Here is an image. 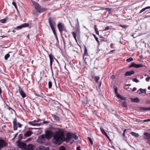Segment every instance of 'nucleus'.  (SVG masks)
Here are the masks:
<instances>
[{"label":"nucleus","mask_w":150,"mask_h":150,"mask_svg":"<svg viewBox=\"0 0 150 150\" xmlns=\"http://www.w3.org/2000/svg\"><path fill=\"white\" fill-rule=\"evenodd\" d=\"M58 131L55 134V137L57 143L58 145H60L63 142H68L72 139V133L69 132L67 133L66 137H65L64 133L65 130L64 129L58 128Z\"/></svg>","instance_id":"f257e3e1"},{"label":"nucleus","mask_w":150,"mask_h":150,"mask_svg":"<svg viewBox=\"0 0 150 150\" xmlns=\"http://www.w3.org/2000/svg\"><path fill=\"white\" fill-rule=\"evenodd\" d=\"M32 3L36 11V12H34L33 13V14L35 16H38V14L37 12L41 13L46 11V8L41 7L38 3L33 1Z\"/></svg>","instance_id":"f03ea898"},{"label":"nucleus","mask_w":150,"mask_h":150,"mask_svg":"<svg viewBox=\"0 0 150 150\" xmlns=\"http://www.w3.org/2000/svg\"><path fill=\"white\" fill-rule=\"evenodd\" d=\"M57 131L54 133L52 132L50 130H47L45 132V136L46 138L50 139L52 138V137H53V139L52 140L53 142L56 144L58 145V143H57V142L55 137V134Z\"/></svg>","instance_id":"7ed1b4c3"},{"label":"nucleus","mask_w":150,"mask_h":150,"mask_svg":"<svg viewBox=\"0 0 150 150\" xmlns=\"http://www.w3.org/2000/svg\"><path fill=\"white\" fill-rule=\"evenodd\" d=\"M75 30L76 32H72V34L75 40L77 42V40L76 39V37H77V38H78L79 37H80V32L79 27V25L75 26Z\"/></svg>","instance_id":"20e7f679"},{"label":"nucleus","mask_w":150,"mask_h":150,"mask_svg":"<svg viewBox=\"0 0 150 150\" xmlns=\"http://www.w3.org/2000/svg\"><path fill=\"white\" fill-rule=\"evenodd\" d=\"M57 26L61 34H62L63 31L67 32V30L64 26V25L63 23H59L58 24Z\"/></svg>","instance_id":"39448f33"},{"label":"nucleus","mask_w":150,"mask_h":150,"mask_svg":"<svg viewBox=\"0 0 150 150\" xmlns=\"http://www.w3.org/2000/svg\"><path fill=\"white\" fill-rule=\"evenodd\" d=\"M8 145V143L0 137V150L5 147L6 146Z\"/></svg>","instance_id":"423d86ee"},{"label":"nucleus","mask_w":150,"mask_h":150,"mask_svg":"<svg viewBox=\"0 0 150 150\" xmlns=\"http://www.w3.org/2000/svg\"><path fill=\"white\" fill-rule=\"evenodd\" d=\"M13 128L14 130H16L17 129V125H18V127L21 128L22 126V125L20 124L19 123H17V119L16 118L14 119L13 121Z\"/></svg>","instance_id":"0eeeda50"},{"label":"nucleus","mask_w":150,"mask_h":150,"mask_svg":"<svg viewBox=\"0 0 150 150\" xmlns=\"http://www.w3.org/2000/svg\"><path fill=\"white\" fill-rule=\"evenodd\" d=\"M18 146L20 148L25 149L26 147V144L24 143L17 140L16 142Z\"/></svg>","instance_id":"6e6552de"},{"label":"nucleus","mask_w":150,"mask_h":150,"mask_svg":"<svg viewBox=\"0 0 150 150\" xmlns=\"http://www.w3.org/2000/svg\"><path fill=\"white\" fill-rule=\"evenodd\" d=\"M46 138V136L44 134H42V135L40 136L38 138V142L42 144H45V143Z\"/></svg>","instance_id":"1a4fd4ad"},{"label":"nucleus","mask_w":150,"mask_h":150,"mask_svg":"<svg viewBox=\"0 0 150 150\" xmlns=\"http://www.w3.org/2000/svg\"><path fill=\"white\" fill-rule=\"evenodd\" d=\"M71 25L74 27V26H76L79 25L78 19H71V21H69Z\"/></svg>","instance_id":"9d476101"},{"label":"nucleus","mask_w":150,"mask_h":150,"mask_svg":"<svg viewBox=\"0 0 150 150\" xmlns=\"http://www.w3.org/2000/svg\"><path fill=\"white\" fill-rule=\"evenodd\" d=\"M88 55V53L87 52V50L86 47L85 46L84 52L83 57V59L84 61L85 62H86V59H88V58L87 57V56Z\"/></svg>","instance_id":"9b49d317"},{"label":"nucleus","mask_w":150,"mask_h":150,"mask_svg":"<svg viewBox=\"0 0 150 150\" xmlns=\"http://www.w3.org/2000/svg\"><path fill=\"white\" fill-rule=\"evenodd\" d=\"M144 139L148 141V143H150V134L148 132L144 133Z\"/></svg>","instance_id":"f8f14e48"},{"label":"nucleus","mask_w":150,"mask_h":150,"mask_svg":"<svg viewBox=\"0 0 150 150\" xmlns=\"http://www.w3.org/2000/svg\"><path fill=\"white\" fill-rule=\"evenodd\" d=\"M18 91L20 95L23 98H24L26 97V94L22 89L21 87L19 86H18Z\"/></svg>","instance_id":"ddd939ff"},{"label":"nucleus","mask_w":150,"mask_h":150,"mask_svg":"<svg viewBox=\"0 0 150 150\" xmlns=\"http://www.w3.org/2000/svg\"><path fill=\"white\" fill-rule=\"evenodd\" d=\"M28 124H30L31 125H33V126H35L36 125H37L38 126H40L41 124V123H38L37 122V120H35L33 121L32 122H28Z\"/></svg>","instance_id":"4468645a"},{"label":"nucleus","mask_w":150,"mask_h":150,"mask_svg":"<svg viewBox=\"0 0 150 150\" xmlns=\"http://www.w3.org/2000/svg\"><path fill=\"white\" fill-rule=\"evenodd\" d=\"M48 22L51 28L55 27L56 25V23L53 19H48Z\"/></svg>","instance_id":"2eb2a0df"},{"label":"nucleus","mask_w":150,"mask_h":150,"mask_svg":"<svg viewBox=\"0 0 150 150\" xmlns=\"http://www.w3.org/2000/svg\"><path fill=\"white\" fill-rule=\"evenodd\" d=\"M33 134L32 131L30 130H28L24 134V135L25 137H29Z\"/></svg>","instance_id":"dca6fc26"},{"label":"nucleus","mask_w":150,"mask_h":150,"mask_svg":"<svg viewBox=\"0 0 150 150\" xmlns=\"http://www.w3.org/2000/svg\"><path fill=\"white\" fill-rule=\"evenodd\" d=\"M134 73H135V72L133 70L127 71L125 74V76H130L131 75L134 74Z\"/></svg>","instance_id":"f3484780"},{"label":"nucleus","mask_w":150,"mask_h":150,"mask_svg":"<svg viewBox=\"0 0 150 150\" xmlns=\"http://www.w3.org/2000/svg\"><path fill=\"white\" fill-rule=\"evenodd\" d=\"M38 150H50L49 148L47 147L46 148L45 146H40L38 148Z\"/></svg>","instance_id":"a211bd4d"},{"label":"nucleus","mask_w":150,"mask_h":150,"mask_svg":"<svg viewBox=\"0 0 150 150\" xmlns=\"http://www.w3.org/2000/svg\"><path fill=\"white\" fill-rule=\"evenodd\" d=\"M24 150H33V146L32 144H28V147Z\"/></svg>","instance_id":"6ab92c4d"},{"label":"nucleus","mask_w":150,"mask_h":150,"mask_svg":"<svg viewBox=\"0 0 150 150\" xmlns=\"http://www.w3.org/2000/svg\"><path fill=\"white\" fill-rule=\"evenodd\" d=\"M52 117L54 118V120L57 122H59L60 120L59 117L56 115L52 114Z\"/></svg>","instance_id":"aec40b11"},{"label":"nucleus","mask_w":150,"mask_h":150,"mask_svg":"<svg viewBox=\"0 0 150 150\" xmlns=\"http://www.w3.org/2000/svg\"><path fill=\"white\" fill-rule=\"evenodd\" d=\"M100 130L102 133L104 135H105L106 137L108 139H109V137L106 133L105 131L101 127L100 128Z\"/></svg>","instance_id":"412c9836"},{"label":"nucleus","mask_w":150,"mask_h":150,"mask_svg":"<svg viewBox=\"0 0 150 150\" xmlns=\"http://www.w3.org/2000/svg\"><path fill=\"white\" fill-rule=\"evenodd\" d=\"M131 100L132 101L135 103H138L140 102V100L138 98H131Z\"/></svg>","instance_id":"4be33fe9"},{"label":"nucleus","mask_w":150,"mask_h":150,"mask_svg":"<svg viewBox=\"0 0 150 150\" xmlns=\"http://www.w3.org/2000/svg\"><path fill=\"white\" fill-rule=\"evenodd\" d=\"M50 62H52L54 59H55V57L52 54H50L49 55Z\"/></svg>","instance_id":"5701e85b"},{"label":"nucleus","mask_w":150,"mask_h":150,"mask_svg":"<svg viewBox=\"0 0 150 150\" xmlns=\"http://www.w3.org/2000/svg\"><path fill=\"white\" fill-rule=\"evenodd\" d=\"M119 26L122 28V29L125 31L126 30L127 28L128 27V26L127 25H122V24H120Z\"/></svg>","instance_id":"b1692460"},{"label":"nucleus","mask_w":150,"mask_h":150,"mask_svg":"<svg viewBox=\"0 0 150 150\" xmlns=\"http://www.w3.org/2000/svg\"><path fill=\"white\" fill-rule=\"evenodd\" d=\"M117 97L118 98L122 100H126V97H124L123 96H121L120 94L117 95Z\"/></svg>","instance_id":"393cba45"},{"label":"nucleus","mask_w":150,"mask_h":150,"mask_svg":"<svg viewBox=\"0 0 150 150\" xmlns=\"http://www.w3.org/2000/svg\"><path fill=\"white\" fill-rule=\"evenodd\" d=\"M139 109L141 111H147L148 110V108L143 107H140L139 108Z\"/></svg>","instance_id":"a878e982"},{"label":"nucleus","mask_w":150,"mask_h":150,"mask_svg":"<svg viewBox=\"0 0 150 150\" xmlns=\"http://www.w3.org/2000/svg\"><path fill=\"white\" fill-rule=\"evenodd\" d=\"M23 28H24L25 27H28L29 28H30V26L29 27V24L28 23H24L22 25Z\"/></svg>","instance_id":"bb28decb"},{"label":"nucleus","mask_w":150,"mask_h":150,"mask_svg":"<svg viewBox=\"0 0 150 150\" xmlns=\"http://www.w3.org/2000/svg\"><path fill=\"white\" fill-rule=\"evenodd\" d=\"M137 64L134 62L132 63L129 66V68H131L132 67H134L136 68Z\"/></svg>","instance_id":"cd10ccee"},{"label":"nucleus","mask_w":150,"mask_h":150,"mask_svg":"<svg viewBox=\"0 0 150 150\" xmlns=\"http://www.w3.org/2000/svg\"><path fill=\"white\" fill-rule=\"evenodd\" d=\"M149 8H150V6H147V7H146L143 8H142L139 12V13H142V12L146 10L147 9H149Z\"/></svg>","instance_id":"c85d7f7f"},{"label":"nucleus","mask_w":150,"mask_h":150,"mask_svg":"<svg viewBox=\"0 0 150 150\" xmlns=\"http://www.w3.org/2000/svg\"><path fill=\"white\" fill-rule=\"evenodd\" d=\"M103 8L104 9V10L107 11H108V13H111L112 12V9L111 8H105L104 7Z\"/></svg>","instance_id":"c756f323"},{"label":"nucleus","mask_w":150,"mask_h":150,"mask_svg":"<svg viewBox=\"0 0 150 150\" xmlns=\"http://www.w3.org/2000/svg\"><path fill=\"white\" fill-rule=\"evenodd\" d=\"M74 138L75 140H77L78 139V136L76 135L75 133H72V138Z\"/></svg>","instance_id":"7c9ffc66"},{"label":"nucleus","mask_w":150,"mask_h":150,"mask_svg":"<svg viewBox=\"0 0 150 150\" xmlns=\"http://www.w3.org/2000/svg\"><path fill=\"white\" fill-rule=\"evenodd\" d=\"M130 134L133 136L135 137H138L139 136V134L138 133H136L134 132H132L130 133Z\"/></svg>","instance_id":"2f4dec72"},{"label":"nucleus","mask_w":150,"mask_h":150,"mask_svg":"<svg viewBox=\"0 0 150 150\" xmlns=\"http://www.w3.org/2000/svg\"><path fill=\"white\" fill-rule=\"evenodd\" d=\"M51 28V29H52V32H53V33H54V35L57 38V34H56V31H55V27H52V28Z\"/></svg>","instance_id":"473e14b6"},{"label":"nucleus","mask_w":150,"mask_h":150,"mask_svg":"<svg viewBox=\"0 0 150 150\" xmlns=\"http://www.w3.org/2000/svg\"><path fill=\"white\" fill-rule=\"evenodd\" d=\"M122 106L124 107H127V103L125 101L122 102Z\"/></svg>","instance_id":"72a5a7b5"},{"label":"nucleus","mask_w":150,"mask_h":150,"mask_svg":"<svg viewBox=\"0 0 150 150\" xmlns=\"http://www.w3.org/2000/svg\"><path fill=\"white\" fill-rule=\"evenodd\" d=\"M18 140H19V141H20L23 138V135L22 134H20L19 136H18Z\"/></svg>","instance_id":"f704fd0d"},{"label":"nucleus","mask_w":150,"mask_h":150,"mask_svg":"<svg viewBox=\"0 0 150 150\" xmlns=\"http://www.w3.org/2000/svg\"><path fill=\"white\" fill-rule=\"evenodd\" d=\"M10 55L8 53L5 55L4 56V59L6 60H7L8 59V58L10 57Z\"/></svg>","instance_id":"c9c22d12"},{"label":"nucleus","mask_w":150,"mask_h":150,"mask_svg":"<svg viewBox=\"0 0 150 150\" xmlns=\"http://www.w3.org/2000/svg\"><path fill=\"white\" fill-rule=\"evenodd\" d=\"M133 59L132 57H130L129 58L127 59L126 61L127 62H130L133 61Z\"/></svg>","instance_id":"e433bc0d"},{"label":"nucleus","mask_w":150,"mask_h":150,"mask_svg":"<svg viewBox=\"0 0 150 150\" xmlns=\"http://www.w3.org/2000/svg\"><path fill=\"white\" fill-rule=\"evenodd\" d=\"M95 79L96 82L98 83V81L99 80L100 77L98 76H96L95 77Z\"/></svg>","instance_id":"4c0bfd02"},{"label":"nucleus","mask_w":150,"mask_h":150,"mask_svg":"<svg viewBox=\"0 0 150 150\" xmlns=\"http://www.w3.org/2000/svg\"><path fill=\"white\" fill-rule=\"evenodd\" d=\"M139 90L141 93H144L145 92H146V91L145 89H142L141 88H140ZM145 93H146V92Z\"/></svg>","instance_id":"58836bf2"},{"label":"nucleus","mask_w":150,"mask_h":150,"mask_svg":"<svg viewBox=\"0 0 150 150\" xmlns=\"http://www.w3.org/2000/svg\"><path fill=\"white\" fill-rule=\"evenodd\" d=\"M52 83L51 81H49L48 82V88L50 89L52 88Z\"/></svg>","instance_id":"ea45409f"},{"label":"nucleus","mask_w":150,"mask_h":150,"mask_svg":"<svg viewBox=\"0 0 150 150\" xmlns=\"http://www.w3.org/2000/svg\"><path fill=\"white\" fill-rule=\"evenodd\" d=\"M114 91L115 94H116L117 96V95H119V94L117 92V87H115L114 88Z\"/></svg>","instance_id":"a19ab883"},{"label":"nucleus","mask_w":150,"mask_h":150,"mask_svg":"<svg viewBox=\"0 0 150 150\" xmlns=\"http://www.w3.org/2000/svg\"><path fill=\"white\" fill-rule=\"evenodd\" d=\"M144 66V65L142 64H137L136 68H139V67H143Z\"/></svg>","instance_id":"79ce46f5"},{"label":"nucleus","mask_w":150,"mask_h":150,"mask_svg":"<svg viewBox=\"0 0 150 150\" xmlns=\"http://www.w3.org/2000/svg\"><path fill=\"white\" fill-rule=\"evenodd\" d=\"M7 21H6V19H1L0 20V22L3 23H4L6 22Z\"/></svg>","instance_id":"37998d69"},{"label":"nucleus","mask_w":150,"mask_h":150,"mask_svg":"<svg viewBox=\"0 0 150 150\" xmlns=\"http://www.w3.org/2000/svg\"><path fill=\"white\" fill-rule=\"evenodd\" d=\"M93 36L95 39L96 40L97 42L98 43H99L100 42L98 40V38L96 36L95 34H93Z\"/></svg>","instance_id":"c03bdc74"},{"label":"nucleus","mask_w":150,"mask_h":150,"mask_svg":"<svg viewBox=\"0 0 150 150\" xmlns=\"http://www.w3.org/2000/svg\"><path fill=\"white\" fill-rule=\"evenodd\" d=\"M23 28L22 26L21 25H20L17 26L16 27V28H15V29H16L19 30V29H21Z\"/></svg>","instance_id":"a18cd8bd"},{"label":"nucleus","mask_w":150,"mask_h":150,"mask_svg":"<svg viewBox=\"0 0 150 150\" xmlns=\"http://www.w3.org/2000/svg\"><path fill=\"white\" fill-rule=\"evenodd\" d=\"M87 138L88 139L89 141L90 142L91 144L92 145L93 144V142L92 141V140L91 138L90 137H87Z\"/></svg>","instance_id":"49530a36"},{"label":"nucleus","mask_w":150,"mask_h":150,"mask_svg":"<svg viewBox=\"0 0 150 150\" xmlns=\"http://www.w3.org/2000/svg\"><path fill=\"white\" fill-rule=\"evenodd\" d=\"M12 4L14 6L16 9H18V8L17 6L16 2H13L12 3Z\"/></svg>","instance_id":"de8ad7c7"},{"label":"nucleus","mask_w":150,"mask_h":150,"mask_svg":"<svg viewBox=\"0 0 150 150\" xmlns=\"http://www.w3.org/2000/svg\"><path fill=\"white\" fill-rule=\"evenodd\" d=\"M6 105L8 106V109L10 110H12L14 112H15V111L12 108H11L10 107L8 106L7 104H6Z\"/></svg>","instance_id":"09e8293b"},{"label":"nucleus","mask_w":150,"mask_h":150,"mask_svg":"<svg viewBox=\"0 0 150 150\" xmlns=\"http://www.w3.org/2000/svg\"><path fill=\"white\" fill-rule=\"evenodd\" d=\"M33 139V137L28 138L26 140H25V142H29V141H31V140H32V139Z\"/></svg>","instance_id":"8fccbe9b"},{"label":"nucleus","mask_w":150,"mask_h":150,"mask_svg":"<svg viewBox=\"0 0 150 150\" xmlns=\"http://www.w3.org/2000/svg\"><path fill=\"white\" fill-rule=\"evenodd\" d=\"M54 59H55V60L57 62V67H59L60 68V64L59 63V62L58 60H57V59H56L55 58Z\"/></svg>","instance_id":"3c124183"},{"label":"nucleus","mask_w":150,"mask_h":150,"mask_svg":"<svg viewBox=\"0 0 150 150\" xmlns=\"http://www.w3.org/2000/svg\"><path fill=\"white\" fill-rule=\"evenodd\" d=\"M132 81H133L135 82L136 83H138L139 82V80L136 78L133 79Z\"/></svg>","instance_id":"603ef678"},{"label":"nucleus","mask_w":150,"mask_h":150,"mask_svg":"<svg viewBox=\"0 0 150 150\" xmlns=\"http://www.w3.org/2000/svg\"><path fill=\"white\" fill-rule=\"evenodd\" d=\"M59 150H66V149L63 146H62L59 149Z\"/></svg>","instance_id":"864d4df0"},{"label":"nucleus","mask_w":150,"mask_h":150,"mask_svg":"<svg viewBox=\"0 0 150 150\" xmlns=\"http://www.w3.org/2000/svg\"><path fill=\"white\" fill-rule=\"evenodd\" d=\"M128 129H125L124 130V131H123V134H122V135H123V136L125 137V132H126V131Z\"/></svg>","instance_id":"5fc2aeb1"},{"label":"nucleus","mask_w":150,"mask_h":150,"mask_svg":"<svg viewBox=\"0 0 150 150\" xmlns=\"http://www.w3.org/2000/svg\"><path fill=\"white\" fill-rule=\"evenodd\" d=\"M52 62H50V68H51V70L52 72Z\"/></svg>","instance_id":"6e6d98bb"},{"label":"nucleus","mask_w":150,"mask_h":150,"mask_svg":"<svg viewBox=\"0 0 150 150\" xmlns=\"http://www.w3.org/2000/svg\"><path fill=\"white\" fill-rule=\"evenodd\" d=\"M150 79V76L146 78V81L149 82Z\"/></svg>","instance_id":"4d7b16f0"},{"label":"nucleus","mask_w":150,"mask_h":150,"mask_svg":"<svg viewBox=\"0 0 150 150\" xmlns=\"http://www.w3.org/2000/svg\"><path fill=\"white\" fill-rule=\"evenodd\" d=\"M109 29H111V28H110L109 26H107L103 30V31H105Z\"/></svg>","instance_id":"13d9d810"},{"label":"nucleus","mask_w":150,"mask_h":150,"mask_svg":"<svg viewBox=\"0 0 150 150\" xmlns=\"http://www.w3.org/2000/svg\"><path fill=\"white\" fill-rule=\"evenodd\" d=\"M18 133H16L15 135V136H14V137L12 139V140H13L14 139H15V138L18 135Z\"/></svg>","instance_id":"bf43d9fd"},{"label":"nucleus","mask_w":150,"mask_h":150,"mask_svg":"<svg viewBox=\"0 0 150 150\" xmlns=\"http://www.w3.org/2000/svg\"><path fill=\"white\" fill-rule=\"evenodd\" d=\"M143 121L144 122H149V121H150V119H147L144 120H143Z\"/></svg>","instance_id":"052dcab7"},{"label":"nucleus","mask_w":150,"mask_h":150,"mask_svg":"<svg viewBox=\"0 0 150 150\" xmlns=\"http://www.w3.org/2000/svg\"><path fill=\"white\" fill-rule=\"evenodd\" d=\"M49 122V121H44L43 122L41 123H43L44 124H47Z\"/></svg>","instance_id":"680f3d73"},{"label":"nucleus","mask_w":150,"mask_h":150,"mask_svg":"<svg viewBox=\"0 0 150 150\" xmlns=\"http://www.w3.org/2000/svg\"><path fill=\"white\" fill-rule=\"evenodd\" d=\"M115 51V50H111L109 52V54H111L112 52H113Z\"/></svg>","instance_id":"e2e57ef3"},{"label":"nucleus","mask_w":150,"mask_h":150,"mask_svg":"<svg viewBox=\"0 0 150 150\" xmlns=\"http://www.w3.org/2000/svg\"><path fill=\"white\" fill-rule=\"evenodd\" d=\"M90 60V58H88V59H86V62H85V64H87V63L88 62V61H89Z\"/></svg>","instance_id":"0e129e2a"},{"label":"nucleus","mask_w":150,"mask_h":150,"mask_svg":"<svg viewBox=\"0 0 150 150\" xmlns=\"http://www.w3.org/2000/svg\"><path fill=\"white\" fill-rule=\"evenodd\" d=\"M146 103L150 104V100H147L146 102Z\"/></svg>","instance_id":"69168bd1"},{"label":"nucleus","mask_w":150,"mask_h":150,"mask_svg":"<svg viewBox=\"0 0 150 150\" xmlns=\"http://www.w3.org/2000/svg\"><path fill=\"white\" fill-rule=\"evenodd\" d=\"M137 90V88L136 87H134L132 89L133 91H136Z\"/></svg>","instance_id":"338daca9"},{"label":"nucleus","mask_w":150,"mask_h":150,"mask_svg":"<svg viewBox=\"0 0 150 150\" xmlns=\"http://www.w3.org/2000/svg\"><path fill=\"white\" fill-rule=\"evenodd\" d=\"M96 32V33L97 35H99V31H96V32Z\"/></svg>","instance_id":"774afa93"}]
</instances>
